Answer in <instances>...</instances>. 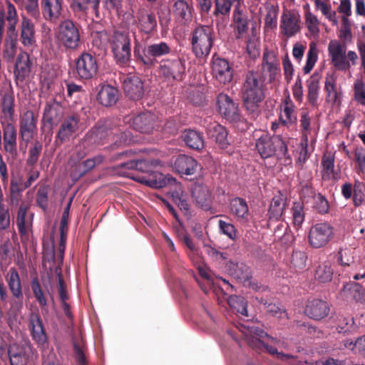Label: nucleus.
Returning a JSON list of instances; mask_svg holds the SVG:
<instances>
[{
  "instance_id": "nucleus-1",
  "label": "nucleus",
  "mask_w": 365,
  "mask_h": 365,
  "mask_svg": "<svg viewBox=\"0 0 365 365\" xmlns=\"http://www.w3.org/2000/svg\"><path fill=\"white\" fill-rule=\"evenodd\" d=\"M265 78L262 72L250 71L241 88L243 106L249 114L257 116L265 98Z\"/></svg>"
},
{
  "instance_id": "nucleus-2",
  "label": "nucleus",
  "mask_w": 365,
  "mask_h": 365,
  "mask_svg": "<svg viewBox=\"0 0 365 365\" xmlns=\"http://www.w3.org/2000/svg\"><path fill=\"white\" fill-rule=\"evenodd\" d=\"M157 165L158 160H156L140 159L123 163L118 168L122 170V175L153 188H163L175 182V178L165 176L160 173H153L148 178L144 176H135L132 173L133 170L140 173H150Z\"/></svg>"
},
{
  "instance_id": "nucleus-3",
  "label": "nucleus",
  "mask_w": 365,
  "mask_h": 365,
  "mask_svg": "<svg viewBox=\"0 0 365 365\" xmlns=\"http://www.w3.org/2000/svg\"><path fill=\"white\" fill-rule=\"evenodd\" d=\"M172 51L171 46L163 41L149 43L142 48L136 40L133 48L136 62L148 69L155 66L158 63V59L168 56Z\"/></svg>"
},
{
  "instance_id": "nucleus-4",
  "label": "nucleus",
  "mask_w": 365,
  "mask_h": 365,
  "mask_svg": "<svg viewBox=\"0 0 365 365\" xmlns=\"http://www.w3.org/2000/svg\"><path fill=\"white\" fill-rule=\"evenodd\" d=\"M256 149L262 158L276 157L277 159L287 158V145L281 135L268 134L261 135L256 142Z\"/></svg>"
},
{
  "instance_id": "nucleus-5",
  "label": "nucleus",
  "mask_w": 365,
  "mask_h": 365,
  "mask_svg": "<svg viewBox=\"0 0 365 365\" xmlns=\"http://www.w3.org/2000/svg\"><path fill=\"white\" fill-rule=\"evenodd\" d=\"M109 43L116 64L126 66L131 59V39L129 34L115 31Z\"/></svg>"
},
{
  "instance_id": "nucleus-6",
  "label": "nucleus",
  "mask_w": 365,
  "mask_h": 365,
  "mask_svg": "<svg viewBox=\"0 0 365 365\" xmlns=\"http://www.w3.org/2000/svg\"><path fill=\"white\" fill-rule=\"evenodd\" d=\"M192 50L197 58L207 57L213 45V29L209 26H198L192 32Z\"/></svg>"
},
{
  "instance_id": "nucleus-7",
  "label": "nucleus",
  "mask_w": 365,
  "mask_h": 365,
  "mask_svg": "<svg viewBox=\"0 0 365 365\" xmlns=\"http://www.w3.org/2000/svg\"><path fill=\"white\" fill-rule=\"evenodd\" d=\"M98 71V61L95 55L83 52L75 59L76 78L91 80L96 77Z\"/></svg>"
},
{
  "instance_id": "nucleus-8",
  "label": "nucleus",
  "mask_w": 365,
  "mask_h": 365,
  "mask_svg": "<svg viewBox=\"0 0 365 365\" xmlns=\"http://www.w3.org/2000/svg\"><path fill=\"white\" fill-rule=\"evenodd\" d=\"M124 123L129 124L133 130L145 134L153 133L160 125L157 115L151 112L126 116L124 118Z\"/></svg>"
},
{
  "instance_id": "nucleus-9",
  "label": "nucleus",
  "mask_w": 365,
  "mask_h": 365,
  "mask_svg": "<svg viewBox=\"0 0 365 365\" xmlns=\"http://www.w3.org/2000/svg\"><path fill=\"white\" fill-rule=\"evenodd\" d=\"M58 38L67 49H76L80 43V33L77 25L70 19L61 22L58 26Z\"/></svg>"
},
{
  "instance_id": "nucleus-10",
  "label": "nucleus",
  "mask_w": 365,
  "mask_h": 365,
  "mask_svg": "<svg viewBox=\"0 0 365 365\" xmlns=\"http://www.w3.org/2000/svg\"><path fill=\"white\" fill-rule=\"evenodd\" d=\"M334 227L329 223H317L309 230V243L314 248L323 247L334 237Z\"/></svg>"
},
{
  "instance_id": "nucleus-11",
  "label": "nucleus",
  "mask_w": 365,
  "mask_h": 365,
  "mask_svg": "<svg viewBox=\"0 0 365 365\" xmlns=\"http://www.w3.org/2000/svg\"><path fill=\"white\" fill-rule=\"evenodd\" d=\"M159 71L168 81H181L185 72V61L179 57L162 59Z\"/></svg>"
},
{
  "instance_id": "nucleus-12",
  "label": "nucleus",
  "mask_w": 365,
  "mask_h": 365,
  "mask_svg": "<svg viewBox=\"0 0 365 365\" xmlns=\"http://www.w3.org/2000/svg\"><path fill=\"white\" fill-rule=\"evenodd\" d=\"M80 115L73 113L67 115L62 121L56 135L55 143L57 145L69 141L79 129Z\"/></svg>"
},
{
  "instance_id": "nucleus-13",
  "label": "nucleus",
  "mask_w": 365,
  "mask_h": 365,
  "mask_svg": "<svg viewBox=\"0 0 365 365\" xmlns=\"http://www.w3.org/2000/svg\"><path fill=\"white\" fill-rule=\"evenodd\" d=\"M217 105L220 114L227 120L236 123L240 120L241 115L238 104L228 95L221 93L217 97Z\"/></svg>"
},
{
  "instance_id": "nucleus-14",
  "label": "nucleus",
  "mask_w": 365,
  "mask_h": 365,
  "mask_svg": "<svg viewBox=\"0 0 365 365\" xmlns=\"http://www.w3.org/2000/svg\"><path fill=\"white\" fill-rule=\"evenodd\" d=\"M328 53L333 66L338 71H346L351 68L346 59V46L337 40H331L328 45Z\"/></svg>"
},
{
  "instance_id": "nucleus-15",
  "label": "nucleus",
  "mask_w": 365,
  "mask_h": 365,
  "mask_svg": "<svg viewBox=\"0 0 365 365\" xmlns=\"http://www.w3.org/2000/svg\"><path fill=\"white\" fill-rule=\"evenodd\" d=\"M38 118L32 110H26L19 119V135L23 141L28 143L37 130Z\"/></svg>"
},
{
  "instance_id": "nucleus-16",
  "label": "nucleus",
  "mask_w": 365,
  "mask_h": 365,
  "mask_svg": "<svg viewBox=\"0 0 365 365\" xmlns=\"http://www.w3.org/2000/svg\"><path fill=\"white\" fill-rule=\"evenodd\" d=\"M63 115V111L61 103L56 100H53L46 103L43 109L41 123L44 127L52 130L61 120Z\"/></svg>"
},
{
  "instance_id": "nucleus-17",
  "label": "nucleus",
  "mask_w": 365,
  "mask_h": 365,
  "mask_svg": "<svg viewBox=\"0 0 365 365\" xmlns=\"http://www.w3.org/2000/svg\"><path fill=\"white\" fill-rule=\"evenodd\" d=\"M29 329L32 339L38 345L44 346L48 342V336L43 320L38 312H31L29 315Z\"/></svg>"
},
{
  "instance_id": "nucleus-18",
  "label": "nucleus",
  "mask_w": 365,
  "mask_h": 365,
  "mask_svg": "<svg viewBox=\"0 0 365 365\" xmlns=\"http://www.w3.org/2000/svg\"><path fill=\"white\" fill-rule=\"evenodd\" d=\"M335 158L333 154H324L321 160V176L324 181L337 182L341 178V170L335 169Z\"/></svg>"
},
{
  "instance_id": "nucleus-19",
  "label": "nucleus",
  "mask_w": 365,
  "mask_h": 365,
  "mask_svg": "<svg viewBox=\"0 0 365 365\" xmlns=\"http://www.w3.org/2000/svg\"><path fill=\"white\" fill-rule=\"evenodd\" d=\"M125 95L132 101H139L143 98L145 93L143 82L137 76H129L123 81Z\"/></svg>"
},
{
  "instance_id": "nucleus-20",
  "label": "nucleus",
  "mask_w": 365,
  "mask_h": 365,
  "mask_svg": "<svg viewBox=\"0 0 365 365\" xmlns=\"http://www.w3.org/2000/svg\"><path fill=\"white\" fill-rule=\"evenodd\" d=\"M329 309L328 303L324 300L309 299L304 308V314L310 319L319 321L328 316Z\"/></svg>"
},
{
  "instance_id": "nucleus-21",
  "label": "nucleus",
  "mask_w": 365,
  "mask_h": 365,
  "mask_svg": "<svg viewBox=\"0 0 365 365\" xmlns=\"http://www.w3.org/2000/svg\"><path fill=\"white\" fill-rule=\"evenodd\" d=\"M212 74L220 83L226 84L232 81L233 71L226 59L217 58L212 62Z\"/></svg>"
},
{
  "instance_id": "nucleus-22",
  "label": "nucleus",
  "mask_w": 365,
  "mask_h": 365,
  "mask_svg": "<svg viewBox=\"0 0 365 365\" xmlns=\"http://www.w3.org/2000/svg\"><path fill=\"white\" fill-rule=\"evenodd\" d=\"M207 135L215 141L217 147L220 150L227 149L231 144L228 138V131L225 127L214 123L207 128Z\"/></svg>"
},
{
  "instance_id": "nucleus-23",
  "label": "nucleus",
  "mask_w": 365,
  "mask_h": 365,
  "mask_svg": "<svg viewBox=\"0 0 365 365\" xmlns=\"http://www.w3.org/2000/svg\"><path fill=\"white\" fill-rule=\"evenodd\" d=\"M192 197L198 206L205 210L211 208L212 195L209 187L204 184H195L192 187Z\"/></svg>"
},
{
  "instance_id": "nucleus-24",
  "label": "nucleus",
  "mask_w": 365,
  "mask_h": 365,
  "mask_svg": "<svg viewBox=\"0 0 365 365\" xmlns=\"http://www.w3.org/2000/svg\"><path fill=\"white\" fill-rule=\"evenodd\" d=\"M3 144L5 152L15 155L17 152V132L15 125L7 123L2 125Z\"/></svg>"
},
{
  "instance_id": "nucleus-25",
  "label": "nucleus",
  "mask_w": 365,
  "mask_h": 365,
  "mask_svg": "<svg viewBox=\"0 0 365 365\" xmlns=\"http://www.w3.org/2000/svg\"><path fill=\"white\" fill-rule=\"evenodd\" d=\"M198 163L192 157L186 155H178L173 163V169L179 174L192 175L197 168Z\"/></svg>"
},
{
  "instance_id": "nucleus-26",
  "label": "nucleus",
  "mask_w": 365,
  "mask_h": 365,
  "mask_svg": "<svg viewBox=\"0 0 365 365\" xmlns=\"http://www.w3.org/2000/svg\"><path fill=\"white\" fill-rule=\"evenodd\" d=\"M232 18L236 38H241L247 33L248 31L247 15L244 11L241 4L235 5Z\"/></svg>"
},
{
  "instance_id": "nucleus-27",
  "label": "nucleus",
  "mask_w": 365,
  "mask_h": 365,
  "mask_svg": "<svg viewBox=\"0 0 365 365\" xmlns=\"http://www.w3.org/2000/svg\"><path fill=\"white\" fill-rule=\"evenodd\" d=\"M100 1L101 0H72L70 6L75 15L79 18L86 16L89 7L93 9L96 16L99 17Z\"/></svg>"
},
{
  "instance_id": "nucleus-28",
  "label": "nucleus",
  "mask_w": 365,
  "mask_h": 365,
  "mask_svg": "<svg viewBox=\"0 0 365 365\" xmlns=\"http://www.w3.org/2000/svg\"><path fill=\"white\" fill-rule=\"evenodd\" d=\"M34 24L32 21L28 18L24 17L21 23V43L28 48H33L36 44Z\"/></svg>"
},
{
  "instance_id": "nucleus-29",
  "label": "nucleus",
  "mask_w": 365,
  "mask_h": 365,
  "mask_svg": "<svg viewBox=\"0 0 365 365\" xmlns=\"http://www.w3.org/2000/svg\"><path fill=\"white\" fill-rule=\"evenodd\" d=\"M6 280L12 296L22 301L24 295L19 274L15 267H11L6 276Z\"/></svg>"
},
{
  "instance_id": "nucleus-30",
  "label": "nucleus",
  "mask_w": 365,
  "mask_h": 365,
  "mask_svg": "<svg viewBox=\"0 0 365 365\" xmlns=\"http://www.w3.org/2000/svg\"><path fill=\"white\" fill-rule=\"evenodd\" d=\"M279 120L282 125L287 127L296 124L297 121L296 106L289 97L284 101Z\"/></svg>"
},
{
  "instance_id": "nucleus-31",
  "label": "nucleus",
  "mask_w": 365,
  "mask_h": 365,
  "mask_svg": "<svg viewBox=\"0 0 365 365\" xmlns=\"http://www.w3.org/2000/svg\"><path fill=\"white\" fill-rule=\"evenodd\" d=\"M249 345L257 351H262L264 349L269 354L275 356L277 359L283 361H287L289 359H293L295 358L293 355L279 352L277 348L273 345L258 339H252L250 340L249 341Z\"/></svg>"
},
{
  "instance_id": "nucleus-32",
  "label": "nucleus",
  "mask_w": 365,
  "mask_h": 365,
  "mask_svg": "<svg viewBox=\"0 0 365 365\" xmlns=\"http://www.w3.org/2000/svg\"><path fill=\"white\" fill-rule=\"evenodd\" d=\"M193 9L186 1L177 0L173 6V13L180 22L187 23L192 20Z\"/></svg>"
},
{
  "instance_id": "nucleus-33",
  "label": "nucleus",
  "mask_w": 365,
  "mask_h": 365,
  "mask_svg": "<svg viewBox=\"0 0 365 365\" xmlns=\"http://www.w3.org/2000/svg\"><path fill=\"white\" fill-rule=\"evenodd\" d=\"M307 96L309 104L314 108L319 106V78L317 75H312L307 81Z\"/></svg>"
},
{
  "instance_id": "nucleus-34",
  "label": "nucleus",
  "mask_w": 365,
  "mask_h": 365,
  "mask_svg": "<svg viewBox=\"0 0 365 365\" xmlns=\"http://www.w3.org/2000/svg\"><path fill=\"white\" fill-rule=\"evenodd\" d=\"M280 28L284 35L291 37L299 31V19L293 14L284 13L282 16Z\"/></svg>"
},
{
  "instance_id": "nucleus-35",
  "label": "nucleus",
  "mask_w": 365,
  "mask_h": 365,
  "mask_svg": "<svg viewBox=\"0 0 365 365\" xmlns=\"http://www.w3.org/2000/svg\"><path fill=\"white\" fill-rule=\"evenodd\" d=\"M31 71V62L27 53H21L18 56L14 69V76L16 81L23 82Z\"/></svg>"
},
{
  "instance_id": "nucleus-36",
  "label": "nucleus",
  "mask_w": 365,
  "mask_h": 365,
  "mask_svg": "<svg viewBox=\"0 0 365 365\" xmlns=\"http://www.w3.org/2000/svg\"><path fill=\"white\" fill-rule=\"evenodd\" d=\"M99 103L106 107L115 104L118 99V91L113 86L106 85L102 86L97 96Z\"/></svg>"
},
{
  "instance_id": "nucleus-37",
  "label": "nucleus",
  "mask_w": 365,
  "mask_h": 365,
  "mask_svg": "<svg viewBox=\"0 0 365 365\" xmlns=\"http://www.w3.org/2000/svg\"><path fill=\"white\" fill-rule=\"evenodd\" d=\"M8 354L11 365L27 364L29 356L25 346L12 344L9 347Z\"/></svg>"
},
{
  "instance_id": "nucleus-38",
  "label": "nucleus",
  "mask_w": 365,
  "mask_h": 365,
  "mask_svg": "<svg viewBox=\"0 0 365 365\" xmlns=\"http://www.w3.org/2000/svg\"><path fill=\"white\" fill-rule=\"evenodd\" d=\"M62 0H42L43 14L46 19L56 20L61 14Z\"/></svg>"
},
{
  "instance_id": "nucleus-39",
  "label": "nucleus",
  "mask_w": 365,
  "mask_h": 365,
  "mask_svg": "<svg viewBox=\"0 0 365 365\" xmlns=\"http://www.w3.org/2000/svg\"><path fill=\"white\" fill-rule=\"evenodd\" d=\"M324 89L327 93L326 101L330 102L332 105L340 106L341 101V92L336 88V80L330 76L326 78Z\"/></svg>"
},
{
  "instance_id": "nucleus-40",
  "label": "nucleus",
  "mask_w": 365,
  "mask_h": 365,
  "mask_svg": "<svg viewBox=\"0 0 365 365\" xmlns=\"http://www.w3.org/2000/svg\"><path fill=\"white\" fill-rule=\"evenodd\" d=\"M139 29L143 33L150 35L156 31L157 20L153 13H142L138 17Z\"/></svg>"
},
{
  "instance_id": "nucleus-41",
  "label": "nucleus",
  "mask_w": 365,
  "mask_h": 365,
  "mask_svg": "<svg viewBox=\"0 0 365 365\" xmlns=\"http://www.w3.org/2000/svg\"><path fill=\"white\" fill-rule=\"evenodd\" d=\"M185 144L194 150H201L204 148V138L202 134L195 130H188L182 135Z\"/></svg>"
},
{
  "instance_id": "nucleus-42",
  "label": "nucleus",
  "mask_w": 365,
  "mask_h": 365,
  "mask_svg": "<svg viewBox=\"0 0 365 365\" xmlns=\"http://www.w3.org/2000/svg\"><path fill=\"white\" fill-rule=\"evenodd\" d=\"M230 208L231 213L239 219L247 218L249 213L247 202L240 197H236L230 200Z\"/></svg>"
},
{
  "instance_id": "nucleus-43",
  "label": "nucleus",
  "mask_w": 365,
  "mask_h": 365,
  "mask_svg": "<svg viewBox=\"0 0 365 365\" xmlns=\"http://www.w3.org/2000/svg\"><path fill=\"white\" fill-rule=\"evenodd\" d=\"M28 209V206L22 203L17 212L16 225L21 236L27 234L28 228L31 225V220L26 217Z\"/></svg>"
},
{
  "instance_id": "nucleus-44",
  "label": "nucleus",
  "mask_w": 365,
  "mask_h": 365,
  "mask_svg": "<svg viewBox=\"0 0 365 365\" xmlns=\"http://www.w3.org/2000/svg\"><path fill=\"white\" fill-rule=\"evenodd\" d=\"M231 274L234 278L238 279L240 282L246 284V282L252 278V272L250 267L244 263H237L233 264L231 269Z\"/></svg>"
},
{
  "instance_id": "nucleus-45",
  "label": "nucleus",
  "mask_w": 365,
  "mask_h": 365,
  "mask_svg": "<svg viewBox=\"0 0 365 365\" xmlns=\"http://www.w3.org/2000/svg\"><path fill=\"white\" fill-rule=\"evenodd\" d=\"M285 205V200L281 196H274L270 203L268 214L270 219L279 220Z\"/></svg>"
},
{
  "instance_id": "nucleus-46",
  "label": "nucleus",
  "mask_w": 365,
  "mask_h": 365,
  "mask_svg": "<svg viewBox=\"0 0 365 365\" xmlns=\"http://www.w3.org/2000/svg\"><path fill=\"white\" fill-rule=\"evenodd\" d=\"M333 274L334 269L330 262H324L317 267L314 277L319 282L326 283L331 280Z\"/></svg>"
},
{
  "instance_id": "nucleus-47",
  "label": "nucleus",
  "mask_w": 365,
  "mask_h": 365,
  "mask_svg": "<svg viewBox=\"0 0 365 365\" xmlns=\"http://www.w3.org/2000/svg\"><path fill=\"white\" fill-rule=\"evenodd\" d=\"M262 69L264 72H269L271 71L280 69L279 61L274 52L272 51H266L264 53Z\"/></svg>"
},
{
  "instance_id": "nucleus-48",
  "label": "nucleus",
  "mask_w": 365,
  "mask_h": 365,
  "mask_svg": "<svg viewBox=\"0 0 365 365\" xmlns=\"http://www.w3.org/2000/svg\"><path fill=\"white\" fill-rule=\"evenodd\" d=\"M355 250L354 248L341 247L337 252L336 261L342 267H349L354 262Z\"/></svg>"
},
{
  "instance_id": "nucleus-49",
  "label": "nucleus",
  "mask_w": 365,
  "mask_h": 365,
  "mask_svg": "<svg viewBox=\"0 0 365 365\" xmlns=\"http://www.w3.org/2000/svg\"><path fill=\"white\" fill-rule=\"evenodd\" d=\"M300 198L303 203H309L311 200H313L317 195V192L314 188L311 182V178L307 181H301L300 183Z\"/></svg>"
},
{
  "instance_id": "nucleus-50",
  "label": "nucleus",
  "mask_w": 365,
  "mask_h": 365,
  "mask_svg": "<svg viewBox=\"0 0 365 365\" xmlns=\"http://www.w3.org/2000/svg\"><path fill=\"white\" fill-rule=\"evenodd\" d=\"M344 289L350 291L355 301L365 304V285L353 282L344 285Z\"/></svg>"
},
{
  "instance_id": "nucleus-51",
  "label": "nucleus",
  "mask_w": 365,
  "mask_h": 365,
  "mask_svg": "<svg viewBox=\"0 0 365 365\" xmlns=\"http://www.w3.org/2000/svg\"><path fill=\"white\" fill-rule=\"evenodd\" d=\"M50 188L48 185H43L39 187L36 193V203L44 212L48 207V193Z\"/></svg>"
},
{
  "instance_id": "nucleus-52",
  "label": "nucleus",
  "mask_w": 365,
  "mask_h": 365,
  "mask_svg": "<svg viewBox=\"0 0 365 365\" xmlns=\"http://www.w3.org/2000/svg\"><path fill=\"white\" fill-rule=\"evenodd\" d=\"M43 150V145L41 142L38 140H35L33 143L32 146L29 148V155L26 159V165L29 166H34L35 165L38 158L41 155V153Z\"/></svg>"
},
{
  "instance_id": "nucleus-53",
  "label": "nucleus",
  "mask_w": 365,
  "mask_h": 365,
  "mask_svg": "<svg viewBox=\"0 0 365 365\" xmlns=\"http://www.w3.org/2000/svg\"><path fill=\"white\" fill-rule=\"evenodd\" d=\"M0 96H1L3 111L11 115L14 111V97L12 91L9 89L5 91H1Z\"/></svg>"
},
{
  "instance_id": "nucleus-54",
  "label": "nucleus",
  "mask_w": 365,
  "mask_h": 365,
  "mask_svg": "<svg viewBox=\"0 0 365 365\" xmlns=\"http://www.w3.org/2000/svg\"><path fill=\"white\" fill-rule=\"evenodd\" d=\"M230 306L236 310L237 312L243 316H247V301L244 297L239 296H231L228 299Z\"/></svg>"
},
{
  "instance_id": "nucleus-55",
  "label": "nucleus",
  "mask_w": 365,
  "mask_h": 365,
  "mask_svg": "<svg viewBox=\"0 0 365 365\" xmlns=\"http://www.w3.org/2000/svg\"><path fill=\"white\" fill-rule=\"evenodd\" d=\"M31 285L34 296L36 298V300L38 302L40 307H46L47 300L44 295L43 291L41 287V284L38 282V279L37 278L33 279Z\"/></svg>"
},
{
  "instance_id": "nucleus-56",
  "label": "nucleus",
  "mask_w": 365,
  "mask_h": 365,
  "mask_svg": "<svg viewBox=\"0 0 365 365\" xmlns=\"http://www.w3.org/2000/svg\"><path fill=\"white\" fill-rule=\"evenodd\" d=\"M240 4V0H215V15H227L230 13L232 4Z\"/></svg>"
},
{
  "instance_id": "nucleus-57",
  "label": "nucleus",
  "mask_w": 365,
  "mask_h": 365,
  "mask_svg": "<svg viewBox=\"0 0 365 365\" xmlns=\"http://www.w3.org/2000/svg\"><path fill=\"white\" fill-rule=\"evenodd\" d=\"M304 203L294 202L292 205L293 223L295 227H300L304 220Z\"/></svg>"
},
{
  "instance_id": "nucleus-58",
  "label": "nucleus",
  "mask_w": 365,
  "mask_h": 365,
  "mask_svg": "<svg viewBox=\"0 0 365 365\" xmlns=\"http://www.w3.org/2000/svg\"><path fill=\"white\" fill-rule=\"evenodd\" d=\"M317 61V49L314 43L309 44V48L307 53V62L303 70L304 73H309L314 68Z\"/></svg>"
},
{
  "instance_id": "nucleus-59",
  "label": "nucleus",
  "mask_w": 365,
  "mask_h": 365,
  "mask_svg": "<svg viewBox=\"0 0 365 365\" xmlns=\"http://www.w3.org/2000/svg\"><path fill=\"white\" fill-rule=\"evenodd\" d=\"M313 200V208L320 214L327 213L329 209V205L324 196L321 193H318L317 195L312 200Z\"/></svg>"
},
{
  "instance_id": "nucleus-60",
  "label": "nucleus",
  "mask_w": 365,
  "mask_h": 365,
  "mask_svg": "<svg viewBox=\"0 0 365 365\" xmlns=\"http://www.w3.org/2000/svg\"><path fill=\"white\" fill-rule=\"evenodd\" d=\"M354 99L360 105L365 106V84L358 80L354 86Z\"/></svg>"
},
{
  "instance_id": "nucleus-61",
  "label": "nucleus",
  "mask_w": 365,
  "mask_h": 365,
  "mask_svg": "<svg viewBox=\"0 0 365 365\" xmlns=\"http://www.w3.org/2000/svg\"><path fill=\"white\" fill-rule=\"evenodd\" d=\"M307 255L304 252L300 250H294L292 252L291 263L294 267L302 269L306 266Z\"/></svg>"
},
{
  "instance_id": "nucleus-62",
  "label": "nucleus",
  "mask_w": 365,
  "mask_h": 365,
  "mask_svg": "<svg viewBox=\"0 0 365 365\" xmlns=\"http://www.w3.org/2000/svg\"><path fill=\"white\" fill-rule=\"evenodd\" d=\"M305 22L307 26L308 30L312 34H317L319 31V21L317 17L307 11L305 14Z\"/></svg>"
},
{
  "instance_id": "nucleus-63",
  "label": "nucleus",
  "mask_w": 365,
  "mask_h": 365,
  "mask_svg": "<svg viewBox=\"0 0 365 365\" xmlns=\"http://www.w3.org/2000/svg\"><path fill=\"white\" fill-rule=\"evenodd\" d=\"M74 356L78 365H87V358L85 353V348L79 344L73 343Z\"/></svg>"
},
{
  "instance_id": "nucleus-64",
  "label": "nucleus",
  "mask_w": 365,
  "mask_h": 365,
  "mask_svg": "<svg viewBox=\"0 0 365 365\" xmlns=\"http://www.w3.org/2000/svg\"><path fill=\"white\" fill-rule=\"evenodd\" d=\"M355 160L357 163L358 173L365 174V149L356 148L354 150Z\"/></svg>"
}]
</instances>
